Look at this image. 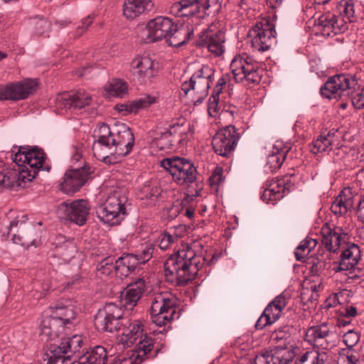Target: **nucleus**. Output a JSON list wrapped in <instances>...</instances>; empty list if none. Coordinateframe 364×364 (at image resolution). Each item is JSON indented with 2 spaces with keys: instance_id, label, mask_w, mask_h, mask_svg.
I'll return each instance as SVG.
<instances>
[{
  "instance_id": "nucleus-25",
  "label": "nucleus",
  "mask_w": 364,
  "mask_h": 364,
  "mask_svg": "<svg viewBox=\"0 0 364 364\" xmlns=\"http://www.w3.org/2000/svg\"><path fill=\"white\" fill-rule=\"evenodd\" d=\"M33 228L27 225L24 222L19 223L18 220L11 221L8 227L6 240L9 236L14 244L20 245L25 248H28L33 245L36 239L32 234Z\"/></svg>"
},
{
  "instance_id": "nucleus-23",
  "label": "nucleus",
  "mask_w": 364,
  "mask_h": 364,
  "mask_svg": "<svg viewBox=\"0 0 364 364\" xmlns=\"http://www.w3.org/2000/svg\"><path fill=\"white\" fill-rule=\"evenodd\" d=\"M250 58L246 53L239 54L233 58L230 63V69L236 83L240 84L245 88V93L250 89Z\"/></svg>"
},
{
  "instance_id": "nucleus-57",
  "label": "nucleus",
  "mask_w": 364,
  "mask_h": 364,
  "mask_svg": "<svg viewBox=\"0 0 364 364\" xmlns=\"http://www.w3.org/2000/svg\"><path fill=\"white\" fill-rule=\"evenodd\" d=\"M360 338V333L351 329L344 333L343 336V341L346 346V348L353 349V347H355L359 342Z\"/></svg>"
},
{
  "instance_id": "nucleus-32",
  "label": "nucleus",
  "mask_w": 364,
  "mask_h": 364,
  "mask_svg": "<svg viewBox=\"0 0 364 364\" xmlns=\"http://www.w3.org/2000/svg\"><path fill=\"white\" fill-rule=\"evenodd\" d=\"M50 312L59 320L63 321L65 327L73 323L76 318V307L71 300L61 299L56 302L53 306L49 308Z\"/></svg>"
},
{
  "instance_id": "nucleus-31",
  "label": "nucleus",
  "mask_w": 364,
  "mask_h": 364,
  "mask_svg": "<svg viewBox=\"0 0 364 364\" xmlns=\"http://www.w3.org/2000/svg\"><path fill=\"white\" fill-rule=\"evenodd\" d=\"M122 336L119 341L124 347H130L144 336V326L139 320L132 321L127 318L122 320Z\"/></svg>"
},
{
  "instance_id": "nucleus-59",
  "label": "nucleus",
  "mask_w": 364,
  "mask_h": 364,
  "mask_svg": "<svg viewBox=\"0 0 364 364\" xmlns=\"http://www.w3.org/2000/svg\"><path fill=\"white\" fill-rule=\"evenodd\" d=\"M35 33L37 35H43L50 28V23L43 17L36 18L33 21Z\"/></svg>"
},
{
  "instance_id": "nucleus-15",
  "label": "nucleus",
  "mask_w": 364,
  "mask_h": 364,
  "mask_svg": "<svg viewBox=\"0 0 364 364\" xmlns=\"http://www.w3.org/2000/svg\"><path fill=\"white\" fill-rule=\"evenodd\" d=\"M122 310L113 303H109L100 309L95 316V327L102 331L113 332L120 331L122 320Z\"/></svg>"
},
{
  "instance_id": "nucleus-60",
  "label": "nucleus",
  "mask_w": 364,
  "mask_h": 364,
  "mask_svg": "<svg viewBox=\"0 0 364 364\" xmlns=\"http://www.w3.org/2000/svg\"><path fill=\"white\" fill-rule=\"evenodd\" d=\"M223 169L222 167L217 166L215 168L212 175L209 178L210 185L213 187L224 182L225 177L223 175Z\"/></svg>"
},
{
  "instance_id": "nucleus-53",
  "label": "nucleus",
  "mask_w": 364,
  "mask_h": 364,
  "mask_svg": "<svg viewBox=\"0 0 364 364\" xmlns=\"http://www.w3.org/2000/svg\"><path fill=\"white\" fill-rule=\"evenodd\" d=\"M339 10L343 18H346L348 21L352 22L355 20L353 0H341Z\"/></svg>"
},
{
  "instance_id": "nucleus-3",
  "label": "nucleus",
  "mask_w": 364,
  "mask_h": 364,
  "mask_svg": "<svg viewBox=\"0 0 364 364\" xmlns=\"http://www.w3.org/2000/svg\"><path fill=\"white\" fill-rule=\"evenodd\" d=\"M128 197L122 190L114 191L96 210L98 218L109 225H119L127 215Z\"/></svg>"
},
{
  "instance_id": "nucleus-43",
  "label": "nucleus",
  "mask_w": 364,
  "mask_h": 364,
  "mask_svg": "<svg viewBox=\"0 0 364 364\" xmlns=\"http://www.w3.org/2000/svg\"><path fill=\"white\" fill-rule=\"evenodd\" d=\"M113 148L111 141H94L92 151L98 160L105 163H112L110 157L114 156L115 159H117V152Z\"/></svg>"
},
{
  "instance_id": "nucleus-46",
  "label": "nucleus",
  "mask_w": 364,
  "mask_h": 364,
  "mask_svg": "<svg viewBox=\"0 0 364 364\" xmlns=\"http://www.w3.org/2000/svg\"><path fill=\"white\" fill-rule=\"evenodd\" d=\"M272 364H288L294 357V353L287 347L276 346L270 351Z\"/></svg>"
},
{
  "instance_id": "nucleus-9",
  "label": "nucleus",
  "mask_w": 364,
  "mask_h": 364,
  "mask_svg": "<svg viewBox=\"0 0 364 364\" xmlns=\"http://www.w3.org/2000/svg\"><path fill=\"white\" fill-rule=\"evenodd\" d=\"M150 314L153 323L163 326L174 319L176 314V299L168 293H159L151 299Z\"/></svg>"
},
{
  "instance_id": "nucleus-14",
  "label": "nucleus",
  "mask_w": 364,
  "mask_h": 364,
  "mask_svg": "<svg viewBox=\"0 0 364 364\" xmlns=\"http://www.w3.org/2000/svg\"><path fill=\"white\" fill-rule=\"evenodd\" d=\"M294 186L291 176H284L267 179L262 186L260 198L266 203L275 204Z\"/></svg>"
},
{
  "instance_id": "nucleus-22",
  "label": "nucleus",
  "mask_w": 364,
  "mask_h": 364,
  "mask_svg": "<svg viewBox=\"0 0 364 364\" xmlns=\"http://www.w3.org/2000/svg\"><path fill=\"white\" fill-rule=\"evenodd\" d=\"M154 343V339L145 334L136 344L134 360L131 358H117L112 364H141L146 359L154 358L159 352L157 349L153 352Z\"/></svg>"
},
{
  "instance_id": "nucleus-12",
  "label": "nucleus",
  "mask_w": 364,
  "mask_h": 364,
  "mask_svg": "<svg viewBox=\"0 0 364 364\" xmlns=\"http://www.w3.org/2000/svg\"><path fill=\"white\" fill-rule=\"evenodd\" d=\"M304 341L319 351L329 350L336 346L335 333L326 322L308 328Z\"/></svg>"
},
{
  "instance_id": "nucleus-24",
  "label": "nucleus",
  "mask_w": 364,
  "mask_h": 364,
  "mask_svg": "<svg viewBox=\"0 0 364 364\" xmlns=\"http://www.w3.org/2000/svg\"><path fill=\"white\" fill-rule=\"evenodd\" d=\"M92 102L91 95L83 90L76 92H64L56 97V107L61 110L80 109L89 106Z\"/></svg>"
},
{
  "instance_id": "nucleus-21",
  "label": "nucleus",
  "mask_w": 364,
  "mask_h": 364,
  "mask_svg": "<svg viewBox=\"0 0 364 364\" xmlns=\"http://www.w3.org/2000/svg\"><path fill=\"white\" fill-rule=\"evenodd\" d=\"M315 26L316 30L326 37L343 33L347 30L344 18L331 12L320 16L315 21Z\"/></svg>"
},
{
  "instance_id": "nucleus-42",
  "label": "nucleus",
  "mask_w": 364,
  "mask_h": 364,
  "mask_svg": "<svg viewBox=\"0 0 364 364\" xmlns=\"http://www.w3.org/2000/svg\"><path fill=\"white\" fill-rule=\"evenodd\" d=\"M328 358L325 351L307 350L298 355L294 364H326Z\"/></svg>"
},
{
  "instance_id": "nucleus-62",
  "label": "nucleus",
  "mask_w": 364,
  "mask_h": 364,
  "mask_svg": "<svg viewBox=\"0 0 364 364\" xmlns=\"http://www.w3.org/2000/svg\"><path fill=\"white\" fill-rule=\"evenodd\" d=\"M185 119L182 118L178 119V122L173 123L170 126L168 132H171L176 136H178L182 138L183 134L186 133L185 130H181L183 124H185Z\"/></svg>"
},
{
  "instance_id": "nucleus-48",
  "label": "nucleus",
  "mask_w": 364,
  "mask_h": 364,
  "mask_svg": "<svg viewBox=\"0 0 364 364\" xmlns=\"http://www.w3.org/2000/svg\"><path fill=\"white\" fill-rule=\"evenodd\" d=\"M105 90L109 97H122L127 91L125 82L114 79L105 87Z\"/></svg>"
},
{
  "instance_id": "nucleus-34",
  "label": "nucleus",
  "mask_w": 364,
  "mask_h": 364,
  "mask_svg": "<svg viewBox=\"0 0 364 364\" xmlns=\"http://www.w3.org/2000/svg\"><path fill=\"white\" fill-rule=\"evenodd\" d=\"M291 149L290 143L279 140L274 143L268 154L267 161V166L271 171H274L282 166Z\"/></svg>"
},
{
  "instance_id": "nucleus-5",
  "label": "nucleus",
  "mask_w": 364,
  "mask_h": 364,
  "mask_svg": "<svg viewBox=\"0 0 364 364\" xmlns=\"http://www.w3.org/2000/svg\"><path fill=\"white\" fill-rule=\"evenodd\" d=\"M160 164L179 186H189L196 181L197 169L193 162L186 158H166L161 161Z\"/></svg>"
},
{
  "instance_id": "nucleus-55",
  "label": "nucleus",
  "mask_w": 364,
  "mask_h": 364,
  "mask_svg": "<svg viewBox=\"0 0 364 364\" xmlns=\"http://www.w3.org/2000/svg\"><path fill=\"white\" fill-rule=\"evenodd\" d=\"M95 136L97 138L95 141H111L112 136V127L102 123L99 124L95 131Z\"/></svg>"
},
{
  "instance_id": "nucleus-63",
  "label": "nucleus",
  "mask_w": 364,
  "mask_h": 364,
  "mask_svg": "<svg viewBox=\"0 0 364 364\" xmlns=\"http://www.w3.org/2000/svg\"><path fill=\"white\" fill-rule=\"evenodd\" d=\"M270 358V351H262L255 355L254 363L255 364H272Z\"/></svg>"
},
{
  "instance_id": "nucleus-64",
  "label": "nucleus",
  "mask_w": 364,
  "mask_h": 364,
  "mask_svg": "<svg viewBox=\"0 0 364 364\" xmlns=\"http://www.w3.org/2000/svg\"><path fill=\"white\" fill-rule=\"evenodd\" d=\"M219 101L220 97H216L215 95H211L208 100V112L210 114L212 113H218L219 108Z\"/></svg>"
},
{
  "instance_id": "nucleus-45",
  "label": "nucleus",
  "mask_w": 364,
  "mask_h": 364,
  "mask_svg": "<svg viewBox=\"0 0 364 364\" xmlns=\"http://www.w3.org/2000/svg\"><path fill=\"white\" fill-rule=\"evenodd\" d=\"M291 299V294L287 291H283L279 295L277 296L265 308L266 310H269L271 314L278 320L285 307Z\"/></svg>"
},
{
  "instance_id": "nucleus-4",
  "label": "nucleus",
  "mask_w": 364,
  "mask_h": 364,
  "mask_svg": "<svg viewBox=\"0 0 364 364\" xmlns=\"http://www.w3.org/2000/svg\"><path fill=\"white\" fill-rule=\"evenodd\" d=\"M80 335L61 339L59 344H52L43 355V364H70L74 354L79 352L83 345Z\"/></svg>"
},
{
  "instance_id": "nucleus-49",
  "label": "nucleus",
  "mask_w": 364,
  "mask_h": 364,
  "mask_svg": "<svg viewBox=\"0 0 364 364\" xmlns=\"http://www.w3.org/2000/svg\"><path fill=\"white\" fill-rule=\"evenodd\" d=\"M359 354L355 349L343 348L338 353L337 364H358Z\"/></svg>"
},
{
  "instance_id": "nucleus-16",
  "label": "nucleus",
  "mask_w": 364,
  "mask_h": 364,
  "mask_svg": "<svg viewBox=\"0 0 364 364\" xmlns=\"http://www.w3.org/2000/svg\"><path fill=\"white\" fill-rule=\"evenodd\" d=\"M111 143L117 156H124L131 152L134 144V136L126 124L114 123L112 126Z\"/></svg>"
},
{
  "instance_id": "nucleus-54",
  "label": "nucleus",
  "mask_w": 364,
  "mask_h": 364,
  "mask_svg": "<svg viewBox=\"0 0 364 364\" xmlns=\"http://www.w3.org/2000/svg\"><path fill=\"white\" fill-rule=\"evenodd\" d=\"M114 270V258L107 257L98 263L97 272L100 276H108Z\"/></svg>"
},
{
  "instance_id": "nucleus-30",
  "label": "nucleus",
  "mask_w": 364,
  "mask_h": 364,
  "mask_svg": "<svg viewBox=\"0 0 364 364\" xmlns=\"http://www.w3.org/2000/svg\"><path fill=\"white\" fill-rule=\"evenodd\" d=\"M156 65L148 56H138L131 63L132 72L140 82L146 83L156 75Z\"/></svg>"
},
{
  "instance_id": "nucleus-37",
  "label": "nucleus",
  "mask_w": 364,
  "mask_h": 364,
  "mask_svg": "<svg viewBox=\"0 0 364 364\" xmlns=\"http://www.w3.org/2000/svg\"><path fill=\"white\" fill-rule=\"evenodd\" d=\"M171 32L166 38V42L173 47H180L186 43L193 35V29L188 26H178L173 23Z\"/></svg>"
},
{
  "instance_id": "nucleus-41",
  "label": "nucleus",
  "mask_w": 364,
  "mask_h": 364,
  "mask_svg": "<svg viewBox=\"0 0 364 364\" xmlns=\"http://www.w3.org/2000/svg\"><path fill=\"white\" fill-rule=\"evenodd\" d=\"M107 355L105 348L98 346L79 357L77 361L70 364H105Z\"/></svg>"
},
{
  "instance_id": "nucleus-19",
  "label": "nucleus",
  "mask_w": 364,
  "mask_h": 364,
  "mask_svg": "<svg viewBox=\"0 0 364 364\" xmlns=\"http://www.w3.org/2000/svg\"><path fill=\"white\" fill-rule=\"evenodd\" d=\"M60 210H62L65 220L81 226L87 220L90 205L87 200L82 199L70 202L67 200L60 205Z\"/></svg>"
},
{
  "instance_id": "nucleus-50",
  "label": "nucleus",
  "mask_w": 364,
  "mask_h": 364,
  "mask_svg": "<svg viewBox=\"0 0 364 364\" xmlns=\"http://www.w3.org/2000/svg\"><path fill=\"white\" fill-rule=\"evenodd\" d=\"M181 139V137L166 131L158 139V145L160 146V149L162 150L172 149L175 147L176 144L179 143Z\"/></svg>"
},
{
  "instance_id": "nucleus-26",
  "label": "nucleus",
  "mask_w": 364,
  "mask_h": 364,
  "mask_svg": "<svg viewBox=\"0 0 364 364\" xmlns=\"http://www.w3.org/2000/svg\"><path fill=\"white\" fill-rule=\"evenodd\" d=\"M173 22L167 17L157 16L148 21L146 29L148 31L146 42H156L168 37L173 28Z\"/></svg>"
},
{
  "instance_id": "nucleus-29",
  "label": "nucleus",
  "mask_w": 364,
  "mask_h": 364,
  "mask_svg": "<svg viewBox=\"0 0 364 364\" xmlns=\"http://www.w3.org/2000/svg\"><path fill=\"white\" fill-rule=\"evenodd\" d=\"M65 328L61 320L52 314L50 315L44 312L39 325L41 340L45 342L53 341L63 333Z\"/></svg>"
},
{
  "instance_id": "nucleus-18",
  "label": "nucleus",
  "mask_w": 364,
  "mask_h": 364,
  "mask_svg": "<svg viewBox=\"0 0 364 364\" xmlns=\"http://www.w3.org/2000/svg\"><path fill=\"white\" fill-rule=\"evenodd\" d=\"M37 86L36 81L31 79L7 85L0 87V100H21L26 99L36 90Z\"/></svg>"
},
{
  "instance_id": "nucleus-2",
  "label": "nucleus",
  "mask_w": 364,
  "mask_h": 364,
  "mask_svg": "<svg viewBox=\"0 0 364 364\" xmlns=\"http://www.w3.org/2000/svg\"><path fill=\"white\" fill-rule=\"evenodd\" d=\"M11 155L13 161L17 165L15 171H0V191L16 186L23 187L26 183L32 181L38 171H49V166H43L46 154L42 149L30 146L13 147Z\"/></svg>"
},
{
  "instance_id": "nucleus-61",
  "label": "nucleus",
  "mask_w": 364,
  "mask_h": 364,
  "mask_svg": "<svg viewBox=\"0 0 364 364\" xmlns=\"http://www.w3.org/2000/svg\"><path fill=\"white\" fill-rule=\"evenodd\" d=\"M352 105L356 109H364V87L360 92L355 93L351 99Z\"/></svg>"
},
{
  "instance_id": "nucleus-11",
  "label": "nucleus",
  "mask_w": 364,
  "mask_h": 364,
  "mask_svg": "<svg viewBox=\"0 0 364 364\" xmlns=\"http://www.w3.org/2000/svg\"><path fill=\"white\" fill-rule=\"evenodd\" d=\"M276 38L274 26L269 18H262L252 28V51L264 52L268 50Z\"/></svg>"
},
{
  "instance_id": "nucleus-7",
  "label": "nucleus",
  "mask_w": 364,
  "mask_h": 364,
  "mask_svg": "<svg viewBox=\"0 0 364 364\" xmlns=\"http://www.w3.org/2000/svg\"><path fill=\"white\" fill-rule=\"evenodd\" d=\"M249 128L247 124L229 125L219 130L213 136L212 145L215 154L223 157L230 156L242 134Z\"/></svg>"
},
{
  "instance_id": "nucleus-6",
  "label": "nucleus",
  "mask_w": 364,
  "mask_h": 364,
  "mask_svg": "<svg viewBox=\"0 0 364 364\" xmlns=\"http://www.w3.org/2000/svg\"><path fill=\"white\" fill-rule=\"evenodd\" d=\"M220 7V0H180L172 4L171 11L178 17H204L218 12Z\"/></svg>"
},
{
  "instance_id": "nucleus-38",
  "label": "nucleus",
  "mask_w": 364,
  "mask_h": 364,
  "mask_svg": "<svg viewBox=\"0 0 364 364\" xmlns=\"http://www.w3.org/2000/svg\"><path fill=\"white\" fill-rule=\"evenodd\" d=\"M77 245L74 239L65 240L63 236L58 237L53 256L58 257L65 262H68L77 253Z\"/></svg>"
},
{
  "instance_id": "nucleus-44",
  "label": "nucleus",
  "mask_w": 364,
  "mask_h": 364,
  "mask_svg": "<svg viewBox=\"0 0 364 364\" xmlns=\"http://www.w3.org/2000/svg\"><path fill=\"white\" fill-rule=\"evenodd\" d=\"M154 102H156V97L147 95L133 102L117 105L116 109L125 114L136 113L139 109L148 107Z\"/></svg>"
},
{
  "instance_id": "nucleus-58",
  "label": "nucleus",
  "mask_w": 364,
  "mask_h": 364,
  "mask_svg": "<svg viewBox=\"0 0 364 364\" xmlns=\"http://www.w3.org/2000/svg\"><path fill=\"white\" fill-rule=\"evenodd\" d=\"M264 309L262 314L259 316L255 324L256 329H262L267 325H270L274 323L277 319L274 316V314H271L269 311Z\"/></svg>"
},
{
  "instance_id": "nucleus-27",
  "label": "nucleus",
  "mask_w": 364,
  "mask_h": 364,
  "mask_svg": "<svg viewBox=\"0 0 364 364\" xmlns=\"http://www.w3.org/2000/svg\"><path fill=\"white\" fill-rule=\"evenodd\" d=\"M360 257L359 246L355 243H347L339 259L333 262L332 269L335 272L351 270L358 264Z\"/></svg>"
},
{
  "instance_id": "nucleus-17",
  "label": "nucleus",
  "mask_w": 364,
  "mask_h": 364,
  "mask_svg": "<svg viewBox=\"0 0 364 364\" xmlns=\"http://www.w3.org/2000/svg\"><path fill=\"white\" fill-rule=\"evenodd\" d=\"M321 242L325 248L331 252H336L343 245H346L350 238L347 228L341 226L331 228L325 223L321 229Z\"/></svg>"
},
{
  "instance_id": "nucleus-28",
  "label": "nucleus",
  "mask_w": 364,
  "mask_h": 364,
  "mask_svg": "<svg viewBox=\"0 0 364 364\" xmlns=\"http://www.w3.org/2000/svg\"><path fill=\"white\" fill-rule=\"evenodd\" d=\"M148 286L144 278H139L135 282L127 285L120 302L121 305L127 311H132L137 305L144 293L147 290Z\"/></svg>"
},
{
  "instance_id": "nucleus-39",
  "label": "nucleus",
  "mask_w": 364,
  "mask_h": 364,
  "mask_svg": "<svg viewBox=\"0 0 364 364\" xmlns=\"http://www.w3.org/2000/svg\"><path fill=\"white\" fill-rule=\"evenodd\" d=\"M162 193L161 188L156 183L148 182L139 190V198L145 207H151L156 204Z\"/></svg>"
},
{
  "instance_id": "nucleus-36",
  "label": "nucleus",
  "mask_w": 364,
  "mask_h": 364,
  "mask_svg": "<svg viewBox=\"0 0 364 364\" xmlns=\"http://www.w3.org/2000/svg\"><path fill=\"white\" fill-rule=\"evenodd\" d=\"M354 196L350 188H345L334 199L331 205V212L336 215H344L353 208Z\"/></svg>"
},
{
  "instance_id": "nucleus-1",
  "label": "nucleus",
  "mask_w": 364,
  "mask_h": 364,
  "mask_svg": "<svg viewBox=\"0 0 364 364\" xmlns=\"http://www.w3.org/2000/svg\"><path fill=\"white\" fill-rule=\"evenodd\" d=\"M196 245L183 244L164 263L166 279L177 286H184L193 280L205 265L215 264L218 255L210 252L205 255L196 253Z\"/></svg>"
},
{
  "instance_id": "nucleus-33",
  "label": "nucleus",
  "mask_w": 364,
  "mask_h": 364,
  "mask_svg": "<svg viewBox=\"0 0 364 364\" xmlns=\"http://www.w3.org/2000/svg\"><path fill=\"white\" fill-rule=\"evenodd\" d=\"M339 138L340 134L336 129L323 132L317 136L316 139L311 142V151L314 154L329 152L334 146L338 144Z\"/></svg>"
},
{
  "instance_id": "nucleus-52",
  "label": "nucleus",
  "mask_w": 364,
  "mask_h": 364,
  "mask_svg": "<svg viewBox=\"0 0 364 364\" xmlns=\"http://www.w3.org/2000/svg\"><path fill=\"white\" fill-rule=\"evenodd\" d=\"M154 250L155 246L152 243H146L143 245L136 254H134L137 259V265L148 262L152 257Z\"/></svg>"
},
{
  "instance_id": "nucleus-35",
  "label": "nucleus",
  "mask_w": 364,
  "mask_h": 364,
  "mask_svg": "<svg viewBox=\"0 0 364 364\" xmlns=\"http://www.w3.org/2000/svg\"><path fill=\"white\" fill-rule=\"evenodd\" d=\"M153 6V0H125L123 4V15L127 19L134 20L151 11Z\"/></svg>"
},
{
  "instance_id": "nucleus-56",
  "label": "nucleus",
  "mask_w": 364,
  "mask_h": 364,
  "mask_svg": "<svg viewBox=\"0 0 364 364\" xmlns=\"http://www.w3.org/2000/svg\"><path fill=\"white\" fill-rule=\"evenodd\" d=\"M292 330L293 328L290 326H284L283 327L279 328L273 332L272 338L273 340L277 341H284V344L287 343H289L290 341Z\"/></svg>"
},
{
  "instance_id": "nucleus-47",
  "label": "nucleus",
  "mask_w": 364,
  "mask_h": 364,
  "mask_svg": "<svg viewBox=\"0 0 364 364\" xmlns=\"http://www.w3.org/2000/svg\"><path fill=\"white\" fill-rule=\"evenodd\" d=\"M317 245V240L306 237L296 247L294 255L297 261L304 262L309 254Z\"/></svg>"
},
{
  "instance_id": "nucleus-40",
  "label": "nucleus",
  "mask_w": 364,
  "mask_h": 364,
  "mask_svg": "<svg viewBox=\"0 0 364 364\" xmlns=\"http://www.w3.org/2000/svg\"><path fill=\"white\" fill-rule=\"evenodd\" d=\"M137 267V259L134 254H124L117 259H114V272L121 279L127 277Z\"/></svg>"
},
{
  "instance_id": "nucleus-10",
  "label": "nucleus",
  "mask_w": 364,
  "mask_h": 364,
  "mask_svg": "<svg viewBox=\"0 0 364 364\" xmlns=\"http://www.w3.org/2000/svg\"><path fill=\"white\" fill-rule=\"evenodd\" d=\"M214 70L208 65H203L202 68L195 72L188 81H185L181 85V90L187 95L193 91L198 95L195 105L200 104L208 93L210 84L214 79Z\"/></svg>"
},
{
  "instance_id": "nucleus-20",
  "label": "nucleus",
  "mask_w": 364,
  "mask_h": 364,
  "mask_svg": "<svg viewBox=\"0 0 364 364\" xmlns=\"http://www.w3.org/2000/svg\"><path fill=\"white\" fill-rule=\"evenodd\" d=\"M90 173V167L87 166L68 170L60 183V189L65 193L78 191L87 181Z\"/></svg>"
},
{
  "instance_id": "nucleus-8",
  "label": "nucleus",
  "mask_w": 364,
  "mask_h": 364,
  "mask_svg": "<svg viewBox=\"0 0 364 364\" xmlns=\"http://www.w3.org/2000/svg\"><path fill=\"white\" fill-rule=\"evenodd\" d=\"M198 45L214 58L223 57L226 50L225 33L219 21L213 22L199 34Z\"/></svg>"
},
{
  "instance_id": "nucleus-13",
  "label": "nucleus",
  "mask_w": 364,
  "mask_h": 364,
  "mask_svg": "<svg viewBox=\"0 0 364 364\" xmlns=\"http://www.w3.org/2000/svg\"><path fill=\"white\" fill-rule=\"evenodd\" d=\"M356 85V80L348 74L336 75L321 87V94L328 99H338L349 95Z\"/></svg>"
},
{
  "instance_id": "nucleus-51",
  "label": "nucleus",
  "mask_w": 364,
  "mask_h": 364,
  "mask_svg": "<svg viewBox=\"0 0 364 364\" xmlns=\"http://www.w3.org/2000/svg\"><path fill=\"white\" fill-rule=\"evenodd\" d=\"M177 229H170L169 231L165 232L160 235L159 240V247L162 250H166L171 245L176 242L178 240V235L176 234Z\"/></svg>"
}]
</instances>
